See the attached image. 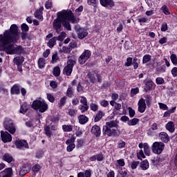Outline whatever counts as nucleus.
<instances>
[{"mask_svg":"<svg viewBox=\"0 0 177 177\" xmlns=\"http://www.w3.org/2000/svg\"><path fill=\"white\" fill-rule=\"evenodd\" d=\"M24 57L23 56H17L14 57L13 59V63L14 64H16V66L23 65V63H24Z\"/></svg>","mask_w":177,"mask_h":177,"instance_id":"aec40b11","label":"nucleus"},{"mask_svg":"<svg viewBox=\"0 0 177 177\" xmlns=\"http://www.w3.org/2000/svg\"><path fill=\"white\" fill-rule=\"evenodd\" d=\"M149 161L147 160H145L140 162V167L143 171H146V169H149Z\"/></svg>","mask_w":177,"mask_h":177,"instance_id":"7c9ffc66","label":"nucleus"},{"mask_svg":"<svg viewBox=\"0 0 177 177\" xmlns=\"http://www.w3.org/2000/svg\"><path fill=\"white\" fill-rule=\"evenodd\" d=\"M54 37H55L56 41H60L62 42V41H63L64 38H66V32H62L59 36Z\"/></svg>","mask_w":177,"mask_h":177,"instance_id":"37998d69","label":"nucleus"},{"mask_svg":"<svg viewBox=\"0 0 177 177\" xmlns=\"http://www.w3.org/2000/svg\"><path fill=\"white\" fill-rule=\"evenodd\" d=\"M62 129L64 132H71L73 131V126L64 124L62 126Z\"/></svg>","mask_w":177,"mask_h":177,"instance_id":"49530a36","label":"nucleus"},{"mask_svg":"<svg viewBox=\"0 0 177 177\" xmlns=\"http://www.w3.org/2000/svg\"><path fill=\"white\" fill-rule=\"evenodd\" d=\"M91 133L95 135V136H100V133H102V131L100 130V127L97 125H94L91 129Z\"/></svg>","mask_w":177,"mask_h":177,"instance_id":"b1692460","label":"nucleus"},{"mask_svg":"<svg viewBox=\"0 0 177 177\" xmlns=\"http://www.w3.org/2000/svg\"><path fill=\"white\" fill-rule=\"evenodd\" d=\"M118 174L121 177H128V173L127 172V171H119Z\"/></svg>","mask_w":177,"mask_h":177,"instance_id":"774afa93","label":"nucleus"},{"mask_svg":"<svg viewBox=\"0 0 177 177\" xmlns=\"http://www.w3.org/2000/svg\"><path fill=\"white\" fill-rule=\"evenodd\" d=\"M118 131V123L117 121L106 122L103 127V132L108 136H115Z\"/></svg>","mask_w":177,"mask_h":177,"instance_id":"f03ea898","label":"nucleus"},{"mask_svg":"<svg viewBox=\"0 0 177 177\" xmlns=\"http://www.w3.org/2000/svg\"><path fill=\"white\" fill-rule=\"evenodd\" d=\"M88 5H91L93 8H96L97 3H96V0H87Z\"/></svg>","mask_w":177,"mask_h":177,"instance_id":"e2e57ef3","label":"nucleus"},{"mask_svg":"<svg viewBox=\"0 0 177 177\" xmlns=\"http://www.w3.org/2000/svg\"><path fill=\"white\" fill-rule=\"evenodd\" d=\"M91 56H92V52L89 50H84L78 58L79 64H85L88 59H91Z\"/></svg>","mask_w":177,"mask_h":177,"instance_id":"6e6552de","label":"nucleus"},{"mask_svg":"<svg viewBox=\"0 0 177 177\" xmlns=\"http://www.w3.org/2000/svg\"><path fill=\"white\" fill-rule=\"evenodd\" d=\"M137 157L138 160H142V158H145V153H143V150H140L138 153H137Z\"/></svg>","mask_w":177,"mask_h":177,"instance_id":"5fc2aeb1","label":"nucleus"},{"mask_svg":"<svg viewBox=\"0 0 177 177\" xmlns=\"http://www.w3.org/2000/svg\"><path fill=\"white\" fill-rule=\"evenodd\" d=\"M92 176V170L87 169L85 172H80L77 174V177H91Z\"/></svg>","mask_w":177,"mask_h":177,"instance_id":"cd10ccee","label":"nucleus"},{"mask_svg":"<svg viewBox=\"0 0 177 177\" xmlns=\"http://www.w3.org/2000/svg\"><path fill=\"white\" fill-rule=\"evenodd\" d=\"M10 93L11 95H20V87L18 84H15L11 87Z\"/></svg>","mask_w":177,"mask_h":177,"instance_id":"5701e85b","label":"nucleus"},{"mask_svg":"<svg viewBox=\"0 0 177 177\" xmlns=\"http://www.w3.org/2000/svg\"><path fill=\"white\" fill-rule=\"evenodd\" d=\"M156 83L157 85H162V84H165V80L162 77H157L156 79Z\"/></svg>","mask_w":177,"mask_h":177,"instance_id":"8fccbe9b","label":"nucleus"},{"mask_svg":"<svg viewBox=\"0 0 177 177\" xmlns=\"http://www.w3.org/2000/svg\"><path fill=\"white\" fill-rule=\"evenodd\" d=\"M47 99L50 103L55 102V97L50 93H47Z\"/></svg>","mask_w":177,"mask_h":177,"instance_id":"bf43d9fd","label":"nucleus"},{"mask_svg":"<svg viewBox=\"0 0 177 177\" xmlns=\"http://www.w3.org/2000/svg\"><path fill=\"white\" fill-rule=\"evenodd\" d=\"M19 27L12 24L10 30H6L3 35H0V50H3L7 55H26V48L15 44L19 42Z\"/></svg>","mask_w":177,"mask_h":177,"instance_id":"f257e3e1","label":"nucleus"},{"mask_svg":"<svg viewBox=\"0 0 177 177\" xmlns=\"http://www.w3.org/2000/svg\"><path fill=\"white\" fill-rule=\"evenodd\" d=\"M3 128L12 135L16 132V126L15 125V123H13V120L10 118L5 119L3 122Z\"/></svg>","mask_w":177,"mask_h":177,"instance_id":"0eeeda50","label":"nucleus"},{"mask_svg":"<svg viewBox=\"0 0 177 177\" xmlns=\"http://www.w3.org/2000/svg\"><path fill=\"white\" fill-rule=\"evenodd\" d=\"M30 107L33 110H35V111H46L48 106L46 100H35Z\"/></svg>","mask_w":177,"mask_h":177,"instance_id":"39448f33","label":"nucleus"},{"mask_svg":"<svg viewBox=\"0 0 177 177\" xmlns=\"http://www.w3.org/2000/svg\"><path fill=\"white\" fill-rule=\"evenodd\" d=\"M3 160L4 161H6L8 163H10L13 161V156H12V155H10V154L6 153L3 155Z\"/></svg>","mask_w":177,"mask_h":177,"instance_id":"c756f323","label":"nucleus"},{"mask_svg":"<svg viewBox=\"0 0 177 177\" xmlns=\"http://www.w3.org/2000/svg\"><path fill=\"white\" fill-rule=\"evenodd\" d=\"M146 111V100L141 98L138 101V111Z\"/></svg>","mask_w":177,"mask_h":177,"instance_id":"6ab92c4d","label":"nucleus"},{"mask_svg":"<svg viewBox=\"0 0 177 177\" xmlns=\"http://www.w3.org/2000/svg\"><path fill=\"white\" fill-rule=\"evenodd\" d=\"M75 30L79 39H84V38L88 37V31L85 30V28H82L80 25L75 26Z\"/></svg>","mask_w":177,"mask_h":177,"instance_id":"9d476101","label":"nucleus"},{"mask_svg":"<svg viewBox=\"0 0 177 177\" xmlns=\"http://www.w3.org/2000/svg\"><path fill=\"white\" fill-rule=\"evenodd\" d=\"M100 3L103 8H114L115 6V3L113 0H100Z\"/></svg>","mask_w":177,"mask_h":177,"instance_id":"dca6fc26","label":"nucleus"},{"mask_svg":"<svg viewBox=\"0 0 177 177\" xmlns=\"http://www.w3.org/2000/svg\"><path fill=\"white\" fill-rule=\"evenodd\" d=\"M30 172V166L28 165H24L19 169V175L21 176H24L26 174H28Z\"/></svg>","mask_w":177,"mask_h":177,"instance_id":"a211bd4d","label":"nucleus"},{"mask_svg":"<svg viewBox=\"0 0 177 177\" xmlns=\"http://www.w3.org/2000/svg\"><path fill=\"white\" fill-rule=\"evenodd\" d=\"M45 8L46 9H52V8H53V4H52V2L50 1H46L45 3Z\"/></svg>","mask_w":177,"mask_h":177,"instance_id":"69168bd1","label":"nucleus"},{"mask_svg":"<svg viewBox=\"0 0 177 177\" xmlns=\"http://www.w3.org/2000/svg\"><path fill=\"white\" fill-rule=\"evenodd\" d=\"M95 158L97 161H103L104 156L102 153H97L95 155Z\"/></svg>","mask_w":177,"mask_h":177,"instance_id":"680f3d73","label":"nucleus"},{"mask_svg":"<svg viewBox=\"0 0 177 177\" xmlns=\"http://www.w3.org/2000/svg\"><path fill=\"white\" fill-rule=\"evenodd\" d=\"M151 61V55L146 54L142 57V64H146Z\"/></svg>","mask_w":177,"mask_h":177,"instance_id":"e433bc0d","label":"nucleus"},{"mask_svg":"<svg viewBox=\"0 0 177 177\" xmlns=\"http://www.w3.org/2000/svg\"><path fill=\"white\" fill-rule=\"evenodd\" d=\"M90 109L92 111H97L99 106L97 104L92 103L90 104Z\"/></svg>","mask_w":177,"mask_h":177,"instance_id":"4d7b16f0","label":"nucleus"},{"mask_svg":"<svg viewBox=\"0 0 177 177\" xmlns=\"http://www.w3.org/2000/svg\"><path fill=\"white\" fill-rule=\"evenodd\" d=\"M21 37L22 41H26V39H30V37H28V33H27V32H22L21 33Z\"/></svg>","mask_w":177,"mask_h":177,"instance_id":"09e8293b","label":"nucleus"},{"mask_svg":"<svg viewBox=\"0 0 177 177\" xmlns=\"http://www.w3.org/2000/svg\"><path fill=\"white\" fill-rule=\"evenodd\" d=\"M138 122H139V119L133 118V119H131V120H129L127 121V124L129 127H133V126L136 125V124H138Z\"/></svg>","mask_w":177,"mask_h":177,"instance_id":"4c0bfd02","label":"nucleus"},{"mask_svg":"<svg viewBox=\"0 0 177 177\" xmlns=\"http://www.w3.org/2000/svg\"><path fill=\"white\" fill-rule=\"evenodd\" d=\"M104 115V113L102 111L98 112L94 118L95 122H99L100 120H102L103 118V116Z\"/></svg>","mask_w":177,"mask_h":177,"instance_id":"58836bf2","label":"nucleus"},{"mask_svg":"<svg viewBox=\"0 0 177 177\" xmlns=\"http://www.w3.org/2000/svg\"><path fill=\"white\" fill-rule=\"evenodd\" d=\"M57 18L53 21V28L57 34H60V32L63 30L62 24L63 25L64 13L63 10L57 13Z\"/></svg>","mask_w":177,"mask_h":177,"instance_id":"20e7f679","label":"nucleus"},{"mask_svg":"<svg viewBox=\"0 0 177 177\" xmlns=\"http://www.w3.org/2000/svg\"><path fill=\"white\" fill-rule=\"evenodd\" d=\"M166 129L169 131V132H175V124L173 123V122H169L166 125H165Z\"/></svg>","mask_w":177,"mask_h":177,"instance_id":"c85d7f7f","label":"nucleus"},{"mask_svg":"<svg viewBox=\"0 0 177 177\" xmlns=\"http://www.w3.org/2000/svg\"><path fill=\"white\" fill-rule=\"evenodd\" d=\"M78 119H79L80 124H86V122H88V120H89L88 118V117H86V116H85L84 115H80Z\"/></svg>","mask_w":177,"mask_h":177,"instance_id":"473e14b6","label":"nucleus"},{"mask_svg":"<svg viewBox=\"0 0 177 177\" xmlns=\"http://www.w3.org/2000/svg\"><path fill=\"white\" fill-rule=\"evenodd\" d=\"M15 147L19 150H23V149H30L28 147V142L25 140H17L15 142Z\"/></svg>","mask_w":177,"mask_h":177,"instance_id":"ddd939ff","label":"nucleus"},{"mask_svg":"<svg viewBox=\"0 0 177 177\" xmlns=\"http://www.w3.org/2000/svg\"><path fill=\"white\" fill-rule=\"evenodd\" d=\"M44 131L46 136H48L49 138H50V136H52V132H50V127H49L48 126L44 128Z\"/></svg>","mask_w":177,"mask_h":177,"instance_id":"864d4df0","label":"nucleus"},{"mask_svg":"<svg viewBox=\"0 0 177 177\" xmlns=\"http://www.w3.org/2000/svg\"><path fill=\"white\" fill-rule=\"evenodd\" d=\"M160 30L163 32H165L168 30V24L166 22H163L161 25Z\"/></svg>","mask_w":177,"mask_h":177,"instance_id":"6e6d98bb","label":"nucleus"},{"mask_svg":"<svg viewBox=\"0 0 177 177\" xmlns=\"http://www.w3.org/2000/svg\"><path fill=\"white\" fill-rule=\"evenodd\" d=\"M140 149H144L145 154L147 156H150V147H149L148 143H140L138 145Z\"/></svg>","mask_w":177,"mask_h":177,"instance_id":"f3484780","label":"nucleus"},{"mask_svg":"<svg viewBox=\"0 0 177 177\" xmlns=\"http://www.w3.org/2000/svg\"><path fill=\"white\" fill-rule=\"evenodd\" d=\"M13 170L9 167L1 171V175L2 177H12Z\"/></svg>","mask_w":177,"mask_h":177,"instance_id":"393cba45","label":"nucleus"},{"mask_svg":"<svg viewBox=\"0 0 177 177\" xmlns=\"http://www.w3.org/2000/svg\"><path fill=\"white\" fill-rule=\"evenodd\" d=\"M37 64L39 68H45L46 63L45 62V59L43 57H40L38 59Z\"/></svg>","mask_w":177,"mask_h":177,"instance_id":"f704fd0d","label":"nucleus"},{"mask_svg":"<svg viewBox=\"0 0 177 177\" xmlns=\"http://www.w3.org/2000/svg\"><path fill=\"white\" fill-rule=\"evenodd\" d=\"M73 93H74V91H73V87L68 86L66 91L67 96H68V97H71Z\"/></svg>","mask_w":177,"mask_h":177,"instance_id":"603ef678","label":"nucleus"},{"mask_svg":"<svg viewBox=\"0 0 177 177\" xmlns=\"http://www.w3.org/2000/svg\"><path fill=\"white\" fill-rule=\"evenodd\" d=\"M133 62V58L131 57H129L127 58V60L124 63L125 67H131L132 66Z\"/></svg>","mask_w":177,"mask_h":177,"instance_id":"a19ab883","label":"nucleus"},{"mask_svg":"<svg viewBox=\"0 0 177 177\" xmlns=\"http://www.w3.org/2000/svg\"><path fill=\"white\" fill-rule=\"evenodd\" d=\"M62 12L64 13V16L72 23V24H76V23H78L77 21V19H75V17H74V14L73 13V11L71 10H62Z\"/></svg>","mask_w":177,"mask_h":177,"instance_id":"f8f14e48","label":"nucleus"},{"mask_svg":"<svg viewBox=\"0 0 177 177\" xmlns=\"http://www.w3.org/2000/svg\"><path fill=\"white\" fill-rule=\"evenodd\" d=\"M138 93H139V87L131 89L130 95L131 97H133V96H135V95H138Z\"/></svg>","mask_w":177,"mask_h":177,"instance_id":"de8ad7c7","label":"nucleus"},{"mask_svg":"<svg viewBox=\"0 0 177 177\" xmlns=\"http://www.w3.org/2000/svg\"><path fill=\"white\" fill-rule=\"evenodd\" d=\"M145 102H146V104H147V106H150L151 103V97L149 95H146L145 96Z\"/></svg>","mask_w":177,"mask_h":177,"instance_id":"052dcab7","label":"nucleus"},{"mask_svg":"<svg viewBox=\"0 0 177 177\" xmlns=\"http://www.w3.org/2000/svg\"><path fill=\"white\" fill-rule=\"evenodd\" d=\"M42 12H44V6L39 8V9L37 10L35 12V17L36 19H39V20H44V17L42 16Z\"/></svg>","mask_w":177,"mask_h":177,"instance_id":"412c9836","label":"nucleus"},{"mask_svg":"<svg viewBox=\"0 0 177 177\" xmlns=\"http://www.w3.org/2000/svg\"><path fill=\"white\" fill-rule=\"evenodd\" d=\"M166 70L167 66H165V65H162L160 66H158L156 71L158 74H163V73H165Z\"/></svg>","mask_w":177,"mask_h":177,"instance_id":"72a5a7b5","label":"nucleus"},{"mask_svg":"<svg viewBox=\"0 0 177 177\" xmlns=\"http://www.w3.org/2000/svg\"><path fill=\"white\" fill-rule=\"evenodd\" d=\"M159 107L160 110H163L164 111H168V106L164 103L159 102L158 103Z\"/></svg>","mask_w":177,"mask_h":177,"instance_id":"3c124183","label":"nucleus"},{"mask_svg":"<svg viewBox=\"0 0 177 177\" xmlns=\"http://www.w3.org/2000/svg\"><path fill=\"white\" fill-rule=\"evenodd\" d=\"M75 139L76 138L74 136V134L71 136V137L70 138H68L66 141V145H67V147H66V151H68V153H71V151H73V149H75Z\"/></svg>","mask_w":177,"mask_h":177,"instance_id":"9b49d317","label":"nucleus"},{"mask_svg":"<svg viewBox=\"0 0 177 177\" xmlns=\"http://www.w3.org/2000/svg\"><path fill=\"white\" fill-rule=\"evenodd\" d=\"M83 145H84V140L77 139L76 147L77 149H80V147H82Z\"/></svg>","mask_w":177,"mask_h":177,"instance_id":"13d9d810","label":"nucleus"},{"mask_svg":"<svg viewBox=\"0 0 177 177\" xmlns=\"http://www.w3.org/2000/svg\"><path fill=\"white\" fill-rule=\"evenodd\" d=\"M153 86H154V82H153V81L151 80H147L145 82V92H149V91H152Z\"/></svg>","mask_w":177,"mask_h":177,"instance_id":"4be33fe9","label":"nucleus"},{"mask_svg":"<svg viewBox=\"0 0 177 177\" xmlns=\"http://www.w3.org/2000/svg\"><path fill=\"white\" fill-rule=\"evenodd\" d=\"M62 26L68 30V31H71V25L70 24V21L68 20L65 16H64L63 21H62Z\"/></svg>","mask_w":177,"mask_h":177,"instance_id":"a878e982","label":"nucleus"},{"mask_svg":"<svg viewBox=\"0 0 177 177\" xmlns=\"http://www.w3.org/2000/svg\"><path fill=\"white\" fill-rule=\"evenodd\" d=\"M172 77H177V67H174L171 71Z\"/></svg>","mask_w":177,"mask_h":177,"instance_id":"338daca9","label":"nucleus"},{"mask_svg":"<svg viewBox=\"0 0 177 177\" xmlns=\"http://www.w3.org/2000/svg\"><path fill=\"white\" fill-rule=\"evenodd\" d=\"M56 37H53V38L50 39L47 43V46H48V48H53V46H55V45H56Z\"/></svg>","mask_w":177,"mask_h":177,"instance_id":"2f4dec72","label":"nucleus"},{"mask_svg":"<svg viewBox=\"0 0 177 177\" xmlns=\"http://www.w3.org/2000/svg\"><path fill=\"white\" fill-rule=\"evenodd\" d=\"M170 59L174 66H177V56L176 54H171L170 55Z\"/></svg>","mask_w":177,"mask_h":177,"instance_id":"79ce46f5","label":"nucleus"},{"mask_svg":"<svg viewBox=\"0 0 177 177\" xmlns=\"http://www.w3.org/2000/svg\"><path fill=\"white\" fill-rule=\"evenodd\" d=\"M160 10H162V13H164V15H166L167 16H168V15H171L169 9H168V7L167 6H162Z\"/></svg>","mask_w":177,"mask_h":177,"instance_id":"c03bdc74","label":"nucleus"},{"mask_svg":"<svg viewBox=\"0 0 177 177\" xmlns=\"http://www.w3.org/2000/svg\"><path fill=\"white\" fill-rule=\"evenodd\" d=\"M69 50H73L75 48H77V42L75 41H72L69 44Z\"/></svg>","mask_w":177,"mask_h":177,"instance_id":"0e129e2a","label":"nucleus"},{"mask_svg":"<svg viewBox=\"0 0 177 177\" xmlns=\"http://www.w3.org/2000/svg\"><path fill=\"white\" fill-rule=\"evenodd\" d=\"M86 77L89 82L93 84H96V82H98V84H102L103 81V76H102V75L99 73L97 71H92L91 72H88Z\"/></svg>","mask_w":177,"mask_h":177,"instance_id":"7ed1b4c3","label":"nucleus"},{"mask_svg":"<svg viewBox=\"0 0 177 177\" xmlns=\"http://www.w3.org/2000/svg\"><path fill=\"white\" fill-rule=\"evenodd\" d=\"M80 103L83 104L80 106V110L82 111H88L89 106H88V100H86V97L81 96Z\"/></svg>","mask_w":177,"mask_h":177,"instance_id":"4468645a","label":"nucleus"},{"mask_svg":"<svg viewBox=\"0 0 177 177\" xmlns=\"http://www.w3.org/2000/svg\"><path fill=\"white\" fill-rule=\"evenodd\" d=\"M30 106L27 102H24L20 107L19 111H28L30 110Z\"/></svg>","mask_w":177,"mask_h":177,"instance_id":"c9c22d12","label":"nucleus"},{"mask_svg":"<svg viewBox=\"0 0 177 177\" xmlns=\"http://www.w3.org/2000/svg\"><path fill=\"white\" fill-rule=\"evenodd\" d=\"M21 30L23 32H28L30 27H28V25H27V24L24 23L21 25Z\"/></svg>","mask_w":177,"mask_h":177,"instance_id":"a18cd8bd","label":"nucleus"},{"mask_svg":"<svg viewBox=\"0 0 177 177\" xmlns=\"http://www.w3.org/2000/svg\"><path fill=\"white\" fill-rule=\"evenodd\" d=\"M165 147V145H164L162 142H155L152 145V151L155 154H161Z\"/></svg>","mask_w":177,"mask_h":177,"instance_id":"1a4fd4ad","label":"nucleus"},{"mask_svg":"<svg viewBox=\"0 0 177 177\" xmlns=\"http://www.w3.org/2000/svg\"><path fill=\"white\" fill-rule=\"evenodd\" d=\"M77 64V61L75 59H68L67 60V64L64 66L63 69V74L65 75H67L68 77H70L71 75V73H73V68H74V66Z\"/></svg>","mask_w":177,"mask_h":177,"instance_id":"423d86ee","label":"nucleus"},{"mask_svg":"<svg viewBox=\"0 0 177 177\" xmlns=\"http://www.w3.org/2000/svg\"><path fill=\"white\" fill-rule=\"evenodd\" d=\"M1 138L3 143H8V142H12V135L7 131H1Z\"/></svg>","mask_w":177,"mask_h":177,"instance_id":"2eb2a0df","label":"nucleus"},{"mask_svg":"<svg viewBox=\"0 0 177 177\" xmlns=\"http://www.w3.org/2000/svg\"><path fill=\"white\" fill-rule=\"evenodd\" d=\"M53 74L54 77H59L60 76V67L55 66L53 68Z\"/></svg>","mask_w":177,"mask_h":177,"instance_id":"ea45409f","label":"nucleus"},{"mask_svg":"<svg viewBox=\"0 0 177 177\" xmlns=\"http://www.w3.org/2000/svg\"><path fill=\"white\" fill-rule=\"evenodd\" d=\"M159 138H160V140H162V142H164V143H168L169 140V137L168 136V134L165 132L160 133Z\"/></svg>","mask_w":177,"mask_h":177,"instance_id":"bb28decb","label":"nucleus"}]
</instances>
